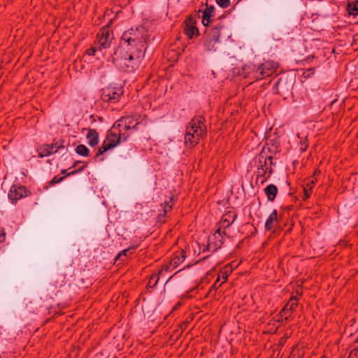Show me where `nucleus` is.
<instances>
[{"label": "nucleus", "mask_w": 358, "mask_h": 358, "mask_svg": "<svg viewBox=\"0 0 358 358\" xmlns=\"http://www.w3.org/2000/svg\"><path fill=\"white\" fill-rule=\"evenodd\" d=\"M127 50L120 48L115 52L114 61L122 70L131 72L136 68L140 59L143 57L145 51L138 46H127Z\"/></svg>", "instance_id": "nucleus-1"}, {"label": "nucleus", "mask_w": 358, "mask_h": 358, "mask_svg": "<svg viewBox=\"0 0 358 358\" xmlns=\"http://www.w3.org/2000/svg\"><path fill=\"white\" fill-rule=\"evenodd\" d=\"M206 133V127L204 124V118L202 116L194 117L187 128L185 143L188 148L196 145L200 138H203Z\"/></svg>", "instance_id": "nucleus-2"}, {"label": "nucleus", "mask_w": 358, "mask_h": 358, "mask_svg": "<svg viewBox=\"0 0 358 358\" xmlns=\"http://www.w3.org/2000/svg\"><path fill=\"white\" fill-rule=\"evenodd\" d=\"M122 41L127 43L128 45H131V43L147 45L151 42L148 30L142 25L125 31L121 36Z\"/></svg>", "instance_id": "nucleus-3"}, {"label": "nucleus", "mask_w": 358, "mask_h": 358, "mask_svg": "<svg viewBox=\"0 0 358 358\" xmlns=\"http://www.w3.org/2000/svg\"><path fill=\"white\" fill-rule=\"evenodd\" d=\"M120 134H117L116 132L115 127H113L107 133V136L105 140L103 142L101 147L98 150L96 154V157L100 155H102L103 152L108 151V150L116 147L122 140L120 138Z\"/></svg>", "instance_id": "nucleus-4"}, {"label": "nucleus", "mask_w": 358, "mask_h": 358, "mask_svg": "<svg viewBox=\"0 0 358 358\" xmlns=\"http://www.w3.org/2000/svg\"><path fill=\"white\" fill-rule=\"evenodd\" d=\"M123 92L122 87L110 85L101 90V99L104 102L116 103Z\"/></svg>", "instance_id": "nucleus-5"}, {"label": "nucleus", "mask_w": 358, "mask_h": 358, "mask_svg": "<svg viewBox=\"0 0 358 358\" xmlns=\"http://www.w3.org/2000/svg\"><path fill=\"white\" fill-rule=\"evenodd\" d=\"M113 20H110L106 25L103 26L97 33L96 39L99 45L110 44L114 40L113 31L110 27Z\"/></svg>", "instance_id": "nucleus-6"}, {"label": "nucleus", "mask_w": 358, "mask_h": 358, "mask_svg": "<svg viewBox=\"0 0 358 358\" xmlns=\"http://www.w3.org/2000/svg\"><path fill=\"white\" fill-rule=\"evenodd\" d=\"M273 158L271 157H261L259 159V164L257 168V178L262 177V182L270 176L271 166L272 164Z\"/></svg>", "instance_id": "nucleus-7"}, {"label": "nucleus", "mask_w": 358, "mask_h": 358, "mask_svg": "<svg viewBox=\"0 0 358 358\" xmlns=\"http://www.w3.org/2000/svg\"><path fill=\"white\" fill-rule=\"evenodd\" d=\"M278 66V63L274 61L268 60L264 63L259 64L256 70L257 78H262L264 77L271 76L274 70Z\"/></svg>", "instance_id": "nucleus-8"}, {"label": "nucleus", "mask_w": 358, "mask_h": 358, "mask_svg": "<svg viewBox=\"0 0 358 358\" xmlns=\"http://www.w3.org/2000/svg\"><path fill=\"white\" fill-rule=\"evenodd\" d=\"M224 235H225L224 231L218 228L213 234L209 236L208 243L209 249L215 251L220 248L223 244Z\"/></svg>", "instance_id": "nucleus-9"}, {"label": "nucleus", "mask_w": 358, "mask_h": 358, "mask_svg": "<svg viewBox=\"0 0 358 358\" xmlns=\"http://www.w3.org/2000/svg\"><path fill=\"white\" fill-rule=\"evenodd\" d=\"M30 192L22 185H13L8 192V198L12 201L13 203L29 196Z\"/></svg>", "instance_id": "nucleus-10"}, {"label": "nucleus", "mask_w": 358, "mask_h": 358, "mask_svg": "<svg viewBox=\"0 0 358 358\" xmlns=\"http://www.w3.org/2000/svg\"><path fill=\"white\" fill-rule=\"evenodd\" d=\"M185 27L184 33L189 38H192L194 36L199 35V29L196 27V21L194 18L189 17L185 20Z\"/></svg>", "instance_id": "nucleus-11"}, {"label": "nucleus", "mask_w": 358, "mask_h": 358, "mask_svg": "<svg viewBox=\"0 0 358 358\" xmlns=\"http://www.w3.org/2000/svg\"><path fill=\"white\" fill-rule=\"evenodd\" d=\"M61 148H63V146L59 145L57 143L43 145L38 148L37 150V152H38V157L42 158L49 156L51 154L57 152L58 150Z\"/></svg>", "instance_id": "nucleus-12"}, {"label": "nucleus", "mask_w": 358, "mask_h": 358, "mask_svg": "<svg viewBox=\"0 0 358 358\" xmlns=\"http://www.w3.org/2000/svg\"><path fill=\"white\" fill-rule=\"evenodd\" d=\"M138 122L133 117H124L116 122L117 126H122L124 130H136Z\"/></svg>", "instance_id": "nucleus-13"}, {"label": "nucleus", "mask_w": 358, "mask_h": 358, "mask_svg": "<svg viewBox=\"0 0 358 358\" xmlns=\"http://www.w3.org/2000/svg\"><path fill=\"white\" fill-rule=\"evenodd\" d=\"M236 214L234 211L229 210L222 215V220L220 222V227L221 229L228 228L236 220Z\"/></svg>", "instance_id": "nucleus-14"}, {"label": "nucleus", "mask_w": 358, "mask_h": 358, "mask_svg": "<svg viewBox=\"0 0 358 358\" xmlns=\"http://www.w3.org/2000/svg\"><path fill=\"white\" fill-rule=\"evenodd\" d=\"M215 15V8L213 6L206 5V8L203 11L202 15V24L205 27H208L211 22V17Z\"/></svg>", "instance_id": "nucleus-15"}, {"label": "nucleus", "mask_w": 358, "mask_h": 358, "mask_svg": "<svg viewBox=\"0 0 358 358\" xmlns=\"http://www.w3.org/2000/svg\"><path fill=\"white\" fill-rule=\"evenodd\" d=\"M296 297H291L288 303L285 304L284 308L280 311V315L282 317L285 316V320H287L288 317L287 316V313H292L293 309L296 307L297 301Z\"/></svg>", "instance_id": "nucleus-16"}, {"label": "nucleus", "mask_w": 358, "mask_h": 358, "mask_svg": "<svg viewBox=\"0 0 358 358\" xmlns=\"http://www.w3.org/2000/svg\"><path fill=\"white\" fill-rule=\"evenodd\" d=\"M223 27L222 25H219L215 27L211 28L208 32H205L208 36L210 43H218L220 36V29Z\"/></svg>", "instance_id": "nucleus-17"}, {"label": "nucleus", "mask_w": 358, "mask_h": 358, "mask_svg": "<svg viewBox=\"0 0 358 358\" xmlns=\"http://www.w3.org/2000/svg\"><path fill=\"white\" fill-rule=\"evenodd\" d=\"M278 223V213L276 210H274L267 218L265 223V229L267 231L272 229L275 225Z\"/></svg>", "instance_id": "nucleus-18"}, {"label": "nucleus", "mask_w": 358, "mask_h": 358, "mask_svg": "<svg viewBox=\"0 0 358 358\" xmlns=\"http://www.w3.org/2000/svg\"><path fill=\"white\" fill-rule=\"evenodd\" d=\"M87 139L88 141V144L94 147L96 145L99 143V134L95 129H90L88 130V133L87 134Z\"/></svg>", "instance_id": "nucleus-19"}, {"label": "nucleus", "mask_w": 358, "mask_h": 358, "mask_svg": "<svg viewBox=\"0 0 358 358\" xmlns=\"http://www.w3.org/2000/svg\"><path fill=\"white\" fill-rule=\"evenodd\" d=\"M264 192L268 199L273 201L278 193V187L275 185L271 184L265 187Z\"/></svg>", "instance_id": "nucleus-20"}, {"label": "nucleus", "mask_w": 358, "mask_h": 358, "mask_svg": "<svg viewBox=\"0 0 358 358\" xmlns=\"http://www.w3.org/2000/svg\"><path fill=\"white\" fill-rule=\"evenodd\" d=\"M186 257L185 252L182 250L178 255L175 256L171 261V265L177 267L180 263L183 262Z\"/></svg>", "instance_id": "nucleus-21"}, {"label": "nucleus", "mask_w": 358, "mask_h": 358, "mask_svg": "<svg viewBox=\"0 0 358 358\" xmlns=\"http://www.w3.org/2000/svg\"><path fill=\"white\" fill-rule=\"evenodd\" d=\"M113 127H115L116 132L117 134H120V136L122 141H126L128 138V137L130 135V134L129 133V130H124V127L122 126H117L116 122L115 123Z\"/></svg>", "instance_id": "nucleus-22"}, {"label": "nucleus", "mask_w": 358, "mask_h": 358, "mask_svg": "<svg viewBox=\"0 0 358 358\" xmlns=\"http://www.w3.org/2000/svg\"><path fill=\"white\" fill-rule=\"evenodd\" d=\"M348 10L350 15H358V0L349 3Z\"/></svg>", "instance_id": "nucleus-23"}, {"label": "nucleus", "mask_w": 358, "mask_h": 358, "mask_svg": "<svg viewBox=\"0 0 358 358\" xmlns=\"http://www.w3.org/2000/svg\"><path fill=\"white\" fill-rule=\"evenodd\" d=\"M76 152L79 155L87 157L90 154V150L85 145H78L76 148Z\"/></svg>", "instance_id": "nucleus-24"}, {"label": "nucleus", "mask_w": 358, "mask_h": 358, "mask_svg": "<svg viewBox=\"0 0 358 358\" xmlns=\"http://www.w3.org/2000/svg\"><path fill=\"white\" fill-rule=\"evenodd\" d=\"M258 64L250 63L243 67V71L245 74H250L251 73H255L256 74V70Z\"/></svg>", "instance_id": "nucleus-25"}, {"label": "nucleus", "mask_w": 358, "mask_h": 358, "mask_svg": "<svg viewBox=\"0 0 358 358\" xmlns=\"http://www.w3.org/2000/svg\"><path fill=\"white\" fill-rule=\"evenodd\" d=\"M162 273V271H160L157 275H153L150 278L148 282V286L150 287H154L157 284L159 281V275Z\"/></svg>", "instance_id": "nucleus-26"}, {"label": "nucleus", "mask_w": 358, "mask_h": 358, "mask_svg": "<svg viewBox=\"0 0 358 358\" xmlns=\"http://www.w3.org/2000/svg\"><path fill=\"white\" fill-rule=\"evenodd\" d=\"M129 254H131V249L130 248H128V249H125L124 250H122L118 255L117 257H116L115 259V261H124V259H122V257H126L127 255H129Z\"/></svg>", "instance_id": "nucleus-27"}, {"label": "nucleus", "mask_w": 358, "mask_h": 358, "mask_svg": "<svg viewBox=\"0 0 358 358\" xmlns=\"http://www.w3.org/2000/svg\"><path fill=\"white\" fill-rule=\"evenodd\" d=\"M314 185H315V181L313 179H311L307 183L306 187H304V192H305V194L306 195V197H308L309 196L308 192H310L311 190V189L313 188Z\"/></svg>", "instance_id": "nucleus-28"}, {"label": "nucleus", "mask_w": 358, "mask_h": 358, "mask_svg": "<svg viewBox=\"0 0 358 358\" xmlns=\"http://www.w3.org/2000/svg\"><path fill=\"white\" fill-rule=\"evenodd\" d=\"M215 1L222 8H228L230 6L229 0H215Z\"/></svg>", "instance_id": "nucleus-29"}, {"label": "nucleus", "mask_w": 358, "mask_h": 358, "mask_svg": "<svg viewBox=\"0 0 358 358\" xmlns=\"http://www.w3.org/2000/svg\"><path fill=\"white\" fill-rule=\"evenodd\" d=\"M171 209H172V205L169 204V202H165L164 206L163 207L164 216L166 215V213L169 212Z\"/></svg>", "instance_id": "nucleus-30"}, {"label": "nucleus", "mask_w": 358, "mask_h": 358, "mask_svg": "<svg viewBox=\"0 0 358 358\" xmlns=\"http://www.w3.org/2000/svg\"><path fill=\"white\" fill-rule=\"evenodd\" d=\"M64 178V177H59V176H55L51 180H50V184L51 185H55V184H57L61 181L63 180Z\"/></svg>", "instance_id": "nucleus-31"}, {"label": "nucleus", "mask_w": 358, "mask_h": 358, "mask_svg": "<svg viewBox=\"0 0 358 358\" xmlns=\"http://www.w3.org/2000/svg\"><path fill=\"white\" fill-rule=\"evenodd\" d=\"M97 50L96 47L92 46L90 48L87 49L85 52L89 55H94Z\"/></svg>", "instance_id": "nucleus-32"}, {"label": "nucleus", "mask_w": 358, "mask_h": 358, "mask_svg": "<svg viewBox=\"0 0 358 358\" xmlns=\"http://www.w3.org/2000/svg\"><path fill=\"white\" fill-rule=\"evenodd\" d=\"M324 50H325V52L324 53H326L327 52H331V53H337L336 52V49L335 47H332V46H326L324 48Z\"/></svg>", "instance_id": "nucleus-33"}, {"label": "nucleus", "mask_w": 358, "mask_h": 358, "mask_svg": "<svg viewBox=\"0 0 358 358\" xmlns=\"http://www.w3.org/2000/svg\"><path fill=\"white\" fill-rule=\"evenodd\" d=\"M5 241V233L4 230L0 228V242H3Z\"/></svg>", "instance_id": "nucleus-34"}, {"label": "nucleus", "mask_w": 358, "mask_h": 358, "mask_svg": "<svg viewBox=\"0 0 358 358\" xmlns=\"http://www.w3.org/2000/svg\"><path fill=\"white\" fill-rule=\"evenodd\" d=\"M77 172H78V171L75 170V171H71L69 173H67V170H66V169L62 170V173L65 174L66 176H71V175H73V174H74V173H76Z\"/></svg>", "instance_id": "nucleus-35"}, {"label": "nucleus", "mask_w": 358, "mask_h": 358, "mask_svg": "<svg viewBox=\"0 0 358 358\" xmlns=\"http://www.w3.org/2000/svg\"><path fill=\"white\" fill-rule=\"evenodd\" d=\"M301 150L302 151H305L306 150V148H308L307 143L305 141L304 143L301 142Z\"/></svg>", "instance_id": "nucleus-36"}, {"label": "nucleus", "mask_w": 358, "mask_h": 358, "mask_svg": "<svg viewBox=\"0 0 358 358\" xmlns=\"http://www.w3.org/2000/svg\"><path fill=\"white\" fill-rule=\"evenodd\" d=\"M222 278H223V279H224V281H226V280H227V277L226 275H223V276H222Z\"/></svg>", "instance_id": "nucleus-37"}]
</instances>
